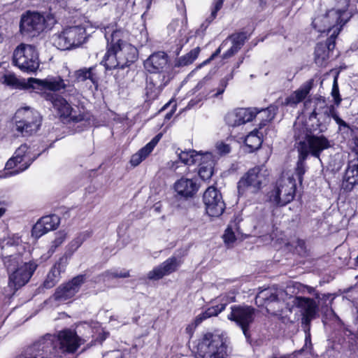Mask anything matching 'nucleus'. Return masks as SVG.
<instances>
[{
    "label": "nucleus",
    "instance_id": "nucleus-5",
    "mask_svg": "<svg viewBox=\"0 0 358 358\" xmlns=\"http://www.w3.org/2000/svg\"><path fill=\"white\" fill-rule=\"evenodd\" d=\"M314 103V109L310 113L309 120H317V127L313 128V131L319 130L320 132H324L327 129L328 125L331 122V118H333L338 124L339 128H349V125L341 118L339 117L338 111L334 105L327 106L324 99H318L314 101H306L304 103L305 111L308 110L309 105Z\"/></svg>",
    "mask_w": 358,
    "mask_h": 358
},
{
    "label": "nucleus",
    "instance_id": "nucleus-58",
    "mask_svg": "<svg viewBox=\"0 0 358 358\" xmlns=\"http://www.w3.org/2000/svg\"><path fill=\"white\" fill-rule=\"evenodd\" d=\"M275 302H276V300H275ZM275 308L276 309H278L279 307H280V303L278 304L277 303H275Z\"/></svg>",
    "mask_w": 358,
    "mask_h": 358
},
{
    "label": "nucleus",
    "instance_id": "nucleus-36",
    "mask_svg": "<svg viewBox=\"0 0 358 358\" xmlns=\"http://www.w3.org/2000/svg\"><path fill=\"white\" fill-rule=\"evenodd\" d=\"M95 67L83 68L74 72L75 81L85 82L87 80H90L92 84L97 85V77L94 73Z\"/></svg>",
    "mask_w": 358,
    "mask_h": 358
},
{
    "label": "nucleus",
    "instance_id": "nucleus-31",
    "mask_svg": "<svg viewBox=\"0 0 358 358\" xmlns=\"http://www.w3.org/2000/svg\"><path fill=\"white\" fill-rule=\"evenodd\" d=\"M175 191L180 196L188 198L192 196L198 188L196 182L192 179L181 178L174 184Z\"/></svg>",
    "mask_w": 358,
    "mask_h": 358
},
{
    "label": "nucleus",
    "instance_id": "nucleus-39",
    "mask_svg": "<svg viewBox=\"0 0 358 358\" xmlns=\"http://www.w3.org/2000/svg\"><path fill=\"white\" fill-rule=\"evenodd\" d=\"M203 152H196L195 150L181 152L179 154V159L185 164H196L199 162L200 159H203Z\"/></svg>",
    "mask_w": 358,
    "mask_h": 358
},
{
    "label": "nucleus",
    "instance_id": "nucleus-3",
    "mask_svg": "<svg viewBox=\"0 0 358 358\" xmlns=\"http://www.w3.org/2000/svg\"><path fill=\"white\" fill-rule=\"evenodd\" d=\"M335 7L325 15L318 16L313 21V25L318 32L330 34L327 41L328 50H332L335 47V39L342 27L350 20L352 13L357 11L350 3V0H336Z\"/></svg>",
    "mask_w": 358,
    "mask_h": 358
},
{
    "label": "nucleus",
    "instance_id": "nucleus-14",
    "mask_svg": "<svg viewBox=\"0 0 358 358\" xmlns=\"http://www.w3.org/2000/svg\"><path fill=\"white\" fill-rule=\"evenodd\" d=\"M36 157H32L27 144L21 145L6 162L5 169L12 170L8 176H15L27 169Z\"/></svg>",
    "mask_w": 358,
    "mask_h": 358
},
{
    "label": "nucleus",
    "instance_id": "nucleus-21",
    "mask_svg": "<svg viewBox=\"0 0 358 358\" xmlns=\"http://www.w3.org/2000/svg\"><path fill=\"white\" fill-rule=\"evenodd\" d=\"M30 82L32 83L31 89L37 93L45 94L47 97L51 99L55 98L52 95H50L45 92L46 90L52 92H57L65 89L67 85L65 81L59 76L48 77L45 79H38L30 78Z\"/></svg>",
    "mask_w": 358,
    "mask_h": 358
},
{
    "label": "nucleus",
    "instance_id": "nucleus-29",
    "mask_svg": "<svg viewBox=\"0 0 358 358\" xmlns=\"http://www.w3.org/2000/svg\"><path fill=\"white\" fill-rule=\"evenodd\" d=\"M162 136V134L155 136L148 144L134 154L130 159V163L133 166H136L141 163L152 152L154 148L158 143Z\"/></svg>",
    "mask_w": 358,
    "mask_h": 358
},
{
    "label": "nucleus",
    "instance_id": "nucleus-49",
    "mask_svg": "<svg viewBox=\"0 0 358 358\" xmlns=\"http://www.w3.org/2000/svg\"><path fill=\"white\" fill-rule=\"evenodd\" d=\"M331 96L334 98V103L336 106H338L341 104L342 99L340 96L339 89L338 85L337 77H335L334 79L332 90H331Z\"/></svg>",
    "mask_w": 358,
    "mask_h": 358
},
{
    "label": "nucleus",
    "instance_id": "nucleus-18",
    "mask_svg": "<svg viewBox=\"0 0 358 358\" xmlns=\"http://www.w3.org/2000/svg\"><path fill=\"white\" fill-rule=\"evenodd\" d=\"M287 300L291 301L293 306L300 308L302 318L301 323L306 330H309L310 322L315 317L318 310V304L313 299L303 296L292 297L288 294Z\"/></svg>",
    "mask_w": 358,
    "mask_h": 358
},
{
    "label": "nucleus",
    "instance_id": "nucleus-25",
    "mask_svg": "<svg viewBox=\"0 0 358 358\" xmlns=\"http://www.w3.org/2000/svg\"><path fill=\"white\" fill-rule=\"evenodd\" d=\"M84 282L85 276L80 275L73 278L68 283L59 286L55 293V299L64 301L72 298L79 291Z\"/></svg>",
    "mask_w": 358,
    "mask_h": 358
},
{
    "label": "nucleus",
    "instance_id": "nucleus-2",
    "mask_svg": "<svg viewBox=\"0 0 358 358\" xmlns=\"http://www.w3.org/2000/svg\"><path fill=\"white\" fill-rule=\"evenodd\" d=\"M83 343L75 331L66 329L39 339L27 349L25 358H62L64 353H74Z\"/></svg>",
    "mask_w": 358,
    "mask_h": 358
},
{
    "label": "nucleus",
    "instance_id": "nucleus-42",
    "mask_svg": "<svg viewBox=\"0 0 358 358\" xmlns=\"http://www.w3.org/2000/svg\"><path fill=\"white\" fill-rule=\"evenodd\" d=\"M165 83L155 84L152 81H149L146 86V94L150 99H155L161 93L163 87L166 85Z\"/></svg>",
    "mask_w": 358,
    "mask_h": 358
},
{
    "label": "nucleus",
    "instance_id": "nucleus-59",
    "mask_svg": "<svg viewBox=\"0 0 358 358\" xmlns=\"http://www.w3.org/2000/svg\"><path fill=\"white\" fill-rule=\"evenodd\" d=\"M357 125H356V126H355V129L358 130V122H357Z\"/></svg>",
    "mask_w": 358,
    "mask_h": 358
},
{
    "label": "nucleus",
    "instance_id": "nucleus-43",
    "mask_svg": "<svg viewBox=\"0 0 358 358\" xmlns=\"http://www.w3.org/2000/svg\"><path fill=\"white\" fill-rule=\"evenodd\" d=\"M49 231L55 229L59 224V217L57 215H48L39 220Z\"/></svg>",
    "mask_w": 358,
    "mask_h": 358
},
{
    "label": "nucleus",
    "instance_id": "nucleus-44",
    "mask_svg": "<svg viewBox=\"0 0 358 358\" xmlns=\"http://www.w3.org/2000/svg\"><path fill=\"white\" fill-rule=\"evenodd\" d=\"M103 276L105 280L116 278H127L129 276V271L113 269L106 271Z\"/></svg>",
    "mask_w": 358,
    "mask_h": 358
},
{
    "label": "nucleus",
    "instance_id": "nucleus-48",
    "mask_svg": "<svg viewBox=\"0 0 358 358\" xmlns=\"http://www.w3.org/2000/svg\"><path fill=\"white\" fill-rule=\"evenodd\" d=\"M66 238V233L64 231H59L56 234L54 241L52 242L50 247L51 253H53L56 248L61 245Z\"/></svg>",
    "mask_w": 358,
    "mask_h": 358
},
{
    "label": "nucleus",
    "instance_id": "nucleus-47",
    "mask_svg": "<svg viewBox=\"0 0 358 358\" xmlns=\"http://www.w3.org/2000/svg\"><path fill=\"white\" fill-rule=\"evenodd\" d=\"M48 231H49L45 229V227L38 220L32 228L31 235L35 238H38Z\"/></svg>",
    "mask_w": 358,
    "mask_h": 358
},
{
    "label": "nucleus",
    "instance_id": "nucleus-40",
    "mask_svg": "<svg viewBox=\"0 0 358 358\" xmlns=\"http://www.w3.org/2000/svg\"><path fill=\"white\" fill-rule=\"evenodd\" d=\"M200 52V48L196 47L192 49L189 52L179 57L175 62L176 67H182L191 64L198 57Z\"/></svg>",
    "mask_w": 358,
    "mask_h": 358
},
{
    "label": "nucleus",
    "instance_id": "nucleus-57",
    "mask_svg": "<svg viewBox=\"0 0 358 358\" xmlns=\"http://www.w3.org/2000/svg\"><path fill=\"white\" fill-rule=\"evenodd\" d=\"M6 209L4 208H0V218L5 214Z\"/></svg>",
    "mask_w": 358,
    "mask_h": 358
},
{
    "label": "nucleus",
    "instance_id": "nucleus-23",
    "mask_svg": "<svg viewBox=\"0 0 358 358\" xmlns=\"http://www.w3.org/2000/svg\"><path fill=\"white\" fill-rule=\"evenodd\" d=\"M215 301L218 303L209 307L196 316L195 319L196 325L208 318L217 316L219 313L222 312L229 303L235 301V296L234 294H222L217 298Z\"/></svg>",
    "mask_w": 358,
    "mask_h": 358
},
{
    "label": "nucleus",
    "instance_id": "nucleus-13",
    "mask_svg": "<svg viewBox=\"0 0 358 358\" xmlns=\"http://www.w3.org/2000/svg\"><path fill=\"white\" fill-rule=\"evenodd\" d=\"M262 168L256 166L250 169L240 179L238 182V192L239 195H245L247 193L255 194L262 187L266 180V177L262 173Z\"/></svg>",
    "mask_w": 358,
    "mask_h": 358
},
{
    "label": "nucleus",
    "instance_id": "nucleus-20",
    "mask_svg": "<svg viewBox=\"0 0 358 358\" xmlns=\"http://www.w3.org/2000/svg\"><path fill=\"white\" fill-rule=\"evenodd\" d=\"M207 214L210 217L220 216L224 209L225 203L220 192L214 187H209L203 196Z\"/></svg>",
    "mask_w": 358,
    "mask_h": 358
},
{
    "label": "nucleus",
    "instance_id": "nucleus-45",
    "mask_svg": "<svg viewBox=\"0 0 358 358\" xmlns=\"http://www.w3.org/2000/svg\"><path fill=\"white\" fill-rule=\"evenodd\" d=\"M328 54L327 51L321 46L317 45L315 52V60L318 65H322L327 59Z\"/></svg>",
    "mask_w": 358,
    "mask_h": 358
},
{
    "label": "nucleus",
    "instance_id": "nucleus-28",
    "mask_svg": "<svg viewBox=\"0 0 358 358\" xmlns=\"http://www.w3.org/2000/svg\"><path fill=\"white\" fill-rule=\"evenodd\" d=\"M215 163V159L213 154L209 152H204L203 159L197 163L199 166L198 173L203 180H208L211 178Z\"/></svg>",
    "mask_w": 358,
    "mask_h": 358
},
{
    "label": "nucleus",
    "instance_id": "nucleus-60",
    "mask_svg": "<svg viewBox=\"0 0 358 358\" xmlns=\"http://www.w3.org/2000/svg\"><path fill=\"white\" fill-rule=\"evenodd\" d=\"M241 63H243V60H241V61L238 64L237 67H238V66H239V64H240Z\"/></svg>",
    "mask_w": 358,
    "mask_h": 358
},
{
    "label": "nucleus",
    "instance_id": "nucleus-51",
    "mask_svg": "<svg viewBox=\"0 0 358 358\" xmlns=\"http://www.w3.org/2000/svg\"><path fill=\"white\" fill-rule=\"evenodd\" d=\"M304 160L305 159H303V158L301 157V155L299 154V159L297 162V166L296 168V173L298 176V179L300 182H301L303 175L306 172Z\"/></svg>",
    "mask_w": 358,
    "mask_h": 358
},
{
    "label": "nucleus",
    "instance_id": "nucleus-32",
    "mask_svg": "<svg viewBox=\"0 0 358 358\" xmlns=\"http://www.w3.org/2000/svg\"><path fill=\"white\" fill-rule=\"evenodd\" d=\"M311 88V82L304 83L298 90H295L285 99L284 103L285 105L290 106H296L298 103H299L306 99V97L309 94Z\"/></svg>",
    "mask_w": 358,
    "mask_h": 358
},
{
    "label": "nucleus",
    "instance_id": "nucleus-53",
    "mask_svg": "<svg viewBox=\"0 0 358 358\" xmlns=\"http://www.w3.org/2000/svg\"><path fill=\"white\" fill-rule=\"evenodd\" d=\"M215 148L216 150L219 152L220 155H226L230 152L231 151V147L229 144L226 143L223 141H218L215 144Z\"/></svg>",
    "mask_w": 358,
    "mask_h": 358
},
{
    "label": "nucleus",
    "instance_id": "nucleus-8",
    "mask_svg": "<svg viewBox=\"0 0 358 358\" xmlns=\"http://www.w3.org/2000/svg\"><path fill=\"white\" fill-rule=\"evenodd\" d=\"M87 24L67 27L52 36V43L63 50L79 47L87 39Z\"/></svg>",
    "mask_w": 358,
    "mask_h": 358
},
{
    "label": "nucleus",
    "instance_id": "nucleus-7",
    "mask_svg": "<svg viewBox=\"0 0 358 358\" xmlns=\"http://www.w3.org/2000/svg\"><path fill=\"white\" fill-rule=\"evenodd\" d=\"M104 35L106 38H109L113 42L120 60L121 69L129 66L137 59L136 48L123 41V32L121 30L115 29L114 26H108L104 28Z\"/></svg>",
    "mask_w": 358,
    "mask_h": 358
},
{
    "label": "nucleus",
    "instance_id": "nucleus-11",
    "mask_svg": "<svg viewBox=\"0 0 358 358\" xmlns=\"http://www.w3.org/2000/svg\"><path fill=\"white\" fill-rule=\"evenodd\" d=\"M296 182L293 177L283 175L276 182L274 189L268 194L269 201L276 206H285L294 197Z\"/></svg>",
    "mask_w": 358,
    "mask_h": 358
},
{
    "label": "nucleus",
    "instance_id": "nucleus-1",
    "mask_svg": "<svg viewBox=\"0 0 358 358\" xmlns=\"http://www.w3.org/2000/svg\"><path fill=\"white\" fill-rule=\"evenodd\" d=\"M17 235L0 240L3 264L9 275L8 285L14 291L28 282L37 267L35 262L24 259L20 250L24 251V249Z\"/></svg>",
    "mask_w": 358,
    "mask_h": 358
},
{
    "label": "nucleus",
    "instance_id": "nucleus-46",
    "mask_svg": "<svg viewBox=\"0 0 358 358\" xmlns=\"http://www.w3.org/2000/svg\"><path fill=\"white\" fill-rule=\"evenodd\" d=\"M294 287L297 289L299 292L303 294H310L315 296L317 299H320V296L318 292H316L315 289L313 287L304 285L301 283H295Z\"/></svg>",
    "mask_w": 358,
    "mask_h": 358
},
{
    "label": "nucleus",
    "instance_id": "nucleus-50",
    "mask_svg": "<svg viewBox=\"0 0 358 358\" xmlns=\"http://www.w3.org/2000/svg\"><path fill=\"white\" fill-rule=\"evenodd\" d=\"M60 7L64 8L76 9L81 0H53Z\"/></svg>",
    "mask_w": 358,
    "mask_h": 358
},
{
    "label": "nucleus",
    "instance_id": "nucleus-27",
    "mask_svg": "<svg viewBox=\"0 0 358 358\" xmlns=\"http://www.w3.org/2000/svg\"><path fill=\"white\" fill-rule=\"evenodd\" d=\"M358 184V161L350 162L345 171L342 188L346 192H350Z\"/></svg>",
    "mask_w": 358,
    "mask_h": 358
},
{
    "label": "nucleus",
    "instance_id": "nucleus-12",
    "mask_svg": "<svg viewBox=\"0 0 358 358\" xmlns=\"http://www.w3.org/2000/svg\"><path fill=\"white\" fill-rule=\"evenodd\" d=\"M16 130L23 136H29L36 134L41 124L39 113L29 107L17 110L15 115Z\"/></svg>",
    "mask_w": 358,
    "mask_h": 358
},
{
    "label": "nucleus",
    "instance_id": "nucleus-55",
    "mask_svg": "<svg viewBox=\"0 0 358 358\" xmlns=\"http://www.w3.org/2000/svg\"><path fill=\"white\" fill-rule=\"evenodd\" d=\"M228 43V39H226L222 42V43L220 45V46L218 48V49L211 55L210 57V60L214 59L217 55H218L220 53L221 49L224 48L227 46Z\"/></svg>",
    "mask_w": 358,
    "mask_h": 358
},
{
    "label": "nucleus",
    "instance_id": "nucleus-56",
    "mask_svg": "<svg viewBox=\"0 0 358 358\" xmlns=\"http://www.w3.org/2000/svg\"><path fill=\"white\" fill-rule=\"evenodd\" d=\"M331 297V294H324L322 295V298L321 299L327 301V300L329 299Z\"/></svg>",
    "mask_w": 358,
    "mask_h": 358
},
{
    "label": "nucleus",
    "instance_id": "nucleus-9",
    "mask_svg": "<svg viewBox=\"0 0 358 358\" xmlns=\"http://www.w3.org/2000/svg\"><path fill=\"white\" fill-rule=\"evenodd\" d=\"M197 352L201 358H227V345L220 334L206 333L199 339Z\"/></svg>",
    "mask_w": 358,
    "mask_h": 358
},
{
    "label": "nucleus",
    "instance_id": "nucleus-35",
    "mask_svg": "<svg viewBox=\"0 0 358 358\" xmlns=\"http://www.w3.org/2000/svg\"><path fill=\"white\" fill-rule=\"evenodd\" d=\"M5 85L15 89H31L32 83L30 78L26 80H20L14 74L8 73L3 76V82Z\"/></svg>",
    "mask_w": 358,
    "mask_h": 358
},
{
    "label": "nucleus",
    "instance_id": "nucleus-33",
    "mask_svg": "<svg viewBox=\"0 0 358 358\" xmlns=\"http://www.w3.org/2000/svg\"><path fill=\"white\" fill-rule=\"evenodd\" d=\"M107 41V52L104 56L102 63L108 70L116 68L121 69L120 60L116 54V50L113 45V42L109 38H106Z\"/></svg>",
    "mask_w": 358,
    "mask_h": 358
},
{
    "label": "nucleus",
    "instance_id": "nucleus-10",
    "mask_svg": "<svg viewBox=\"0 0 358 358\" xmlns=\"http://www.w3.org/2000/svg\"><path fill=\"white\" fill-rule=\"evenodd\" d=\"M13 63L23 72L35 73L40 65L38 52L34 45L21 43L13 52Z\"/></svg>",
    "mask_w": 358,
    "mask_h": 358
},
{
    "label": "nucleus",
    "instance_id": "nucleus-41",
    "mask_svg": "<svg viewBox=\"0 0 358 358\" xmlns=\"http://www.w3.org/2000/svg\"><path fill=\"white\" fill-rule=\"evenodd\" d=\"M276 110L277 108L272 106L262 110H258L257 108V115L259 114V118L261 119V122L259 124L260 127L266 125L267 122L271 121L274 118Z\"/></svg>",
    "mask_w": 358,
    "mask_h": 358
},
{
    "label": "nucleus",
    "instance_id": "nucleus-37",
    "mask_svg": "<svg viewBox=\"0 0 358 358\" xmlns=\"http://www.w3.org/2000/svg\"><path fill=\"white\" fill-rule=\"evenodd\" d=\"M90 236V232L87 231L78 234L67 245L65 256L71 257Z\"/></svg>",
    "mask_w": 358,
    "mask_h": 358
},
{
    "label": "nucleus",
    "instance_id": "nucleus-61",
    "mask_svg": "<svg viewBox=\"0 0 358 358\" xmlns=\"http://www.w3.org/2000/svg\"><path fill=\"white\" fill-rule=\"evenodd\" d=\"M357 1H358V0H357Z\"/></svg>",
    "mask_w": 358,
    "mask_h": 358
},
{
    "label": "nucleus",
    "instance_id": "nucleus-4",
    "mask_svg": "<svg viewBox=\"0 0 358 358\" xmlns=\"http://www.w3.org/2000/svg\"><path fill=\"white\" fill-rule=\"evenodd\" d=\"M313 129L309 130L300 122L294 124V137L300 140L298 143V152L301 157L306 159L308 155L319 158L321 152L331 147L330 141L324 135L312 134Z\"/></svg>",
    "mask_w": 358,
    "mask_h": 358
},
{
    "label": "nucleus",
    "instance_id": "nucleus-52",
    "mask_svg": "<svg viewBox=\"0 0 358 358\" xmlns=\"http://www.w3.org/2000/svg\"><path fill=\"white\" fill-rule=\"evenodd\" d=\"M223 239L226 244L230 245L236 241L234 232L232 231L231 227H228L223 235Z\"/></svg>",
    "mask_w": 358,
    "mask_h": 358
},
{
    "label": "nucleus",
    "instance_id": "nucleus-54",
    "mask_svg": "<svg viewBox=\"0 0 358 358\" xmlns=\"http://www.w3.org/2000/svg\"><path fill=\"white\" fill-rule=\"evenodd\" d=\"M224 0H215L214 8L211 12V20H213L217 15V11L222 8Z\"/></svg>",
    "mask_w": 358,
    "mask_h": 358
},
{
    "label": "nucleus",
    "instance_id": "nucleus-15",
    "mask_svg": "<svg viewBox=\"0 0 358 358\" xmlns=\"http://www.w3.org/2000/svg\"><path fill=\"white\" fill-rule=\"evenodd\" d=\"M45 17L38 12L27 11L23 13L20 22V33L27 37H35L45 29Z\"/></svg>",
    "mask_w": 358,
    "mask_h": 358
},
{
    "label": "nucleus",
    "instance_id": "nucleus-22",
    "mask_svg": "<svg viewBox=\"0 0 358 358\" xmlns=\"http://www.w3.org/2000/svg\"><path fill=\"white\" fill-rule=\"evenodd\" d=\"M231 77L232 76L227 79L224 78L221 80L220 85L216 90L217 91L215 93H213L215 92V89L213 88V85H212L211 80L209 78L205 77L201 81H199L194 87L195 92L201 91V97L199 99L198 101L191 100L189 102L188 106H192L194 104L197 103L199 101H201L203 99H206L208 96L217 97L219 95L222 94L224 92L225 88L227 86L228 80L230 78H231Z\"/></svg>",
    "mask_w": 358,
    "mask_h": 358
},
{
    "label": "nucleus",
    "instance_id": "nucleus-30",
    "mask_svg": "<svg viewBox=\"0 0 358 358\" xmlns=\"http://www.w3.org/2000/svg\"><path fill=\"white\" fill-rule=\"evenodd\" d=\"M66 266V260L64 258L59 259L48 273L43 286L47 289L53 287L59 282L60 274L65 271Z\"/></svg>",
    "mask_w": 358,
    "mask_h": 358
},
{
    "label": "nucleus",
    "instance_id": "nucleus-17",
    "mask_svg": "<svg viewBox=\"0 0 358 358\" xmlns=\"http://www.w3.org/2000/svg\"><path fill=\"white\" fill-rule=\"evenodd\" d=\"M187 254L186 249L178 250L176 255L168 258L162 264L149 271L147 274L148 278L151 280H157L176 271L182 262V258Z\"/></svg>",
    "mask_w": 358,
    "mask_h": 358
},
{
    "label": "nucleus",
    "instance_id": "nucleus-24",
    "mask_svg": "<svg viewBox=\"0 0 358 358\" xmlns=\"http://www.w3.org/2000/svg\"><path fill=\"white\" fill-rule=\"evenodd\" d=\"M257 108H238L227 113L225 117L227 124L230 127H238L250 122L257 115Z\"/></svg>",
    "mask_w": 358,
    "mask_h": 358
},
{
    "label": "nucleus",
    "instance_id": "nucleus-26",
    "mask_svg": "<svg viewBox=\"0 0 358 358\" xmlns=\"http://www.w3.org/2000/svg\"><path fill=\"white\" fill-rule=\"evenodd\" d=\"M144 67L151 73H164L169 67L168 55L164 52H155L144 62Z\"/></svg>",
    "mask_w": 358,
    "mask_h": 358
},
{
    "label": "nucleus",
    "instance_id": "nucleus-38",
    "mask_svg": "<svg viewBox=\"0 0 358 358\" xmlns=\"http://www.w3.org/2000/svg\"><path fill=\"white\" fill-rule=\"evenodd\" d=\"M245 144L250 149V152L258 150L262 143V136L259 134V130L251 131L245 138Z\"/></svg>",
    "mask_w": 358,
    "mask_h": 358
},
{
    "label": "nucleus",
    "instance_id": "nucleus-19",
    "mask_svg": "<svg viewBox=\"0 0 358 358\" xmlns=\"http://www.w3.org/2000/svg\"><path fill=\"white\" fill-rule=\"evenodd\" d=\"M52 102L60 119L64 122H79L84 119L83 114L78 108H73L63 97L55 96Z\"/></svg>",
    "mask_w": 358,
    "mask_h": 358
},
{
    "label": "nucleus",
    "instance_id": "nucleus-16",
    "mask_svg": "<svg viewBox=\"0 0 358 358\" xmlns=\"http://www.w3.org/2000/svg\"><path fill=\"white\" fill-rule=\"evenodd\" d=\"M256 310L250 306H232L231 313L227 315L228 320L235 322L242 329L245 336L250 337L249 328L253 323Z\"/></svg>",
    "mask_w": 358,
    "mask_h": 358
},
{
    "label": "nucleus",
    "instance_id": "nucleus-34",
    "mask_svg": "<svg viewBox=\"0 0 358 358\" xmlns=\"http://www.w3.org/2000/svg\"><path fill=\"white\" fill-rule=\"evenodd\" d=\"M228 40L231 41V48L223 55L224 59H227L234 55L243 45L245 35L243 33L231 35Z\"/></svg>",
    "mask_w": 358,
    "mask_h": 358
},
{
    "label": "nucleus",
    "instance_id": "nucleus-6",
    "mask_svg": "<svg viewBox=\"0 0 358 358\" xmlns=\"http://www.w3.org/2000/svg\"><path fill=\"white\" fill-rule=\"evenodd\" d=\"M287 291L275 287H271L260 291L256 298L255 303L259 306H266V310L268 313L282 317L287 315V313L292 312V308L288 305Z\"/></svg>",
    "mask_w": 358,
    "mask_h": 358
}]
</instances>
